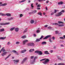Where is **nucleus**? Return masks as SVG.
Wrapping results in <instances>:
<instances>
[{"label": "nucleus", "instance_id": "37998d69", "mask_svg": "<svg viewBox=\"0 0 65 65\" xmlns=\"http://www.w3.org/2000/svg\"><path fill=\"white\" fill-rule=\"evenodd\" d=\"M37 7H41V5L40 4H38V5Z\"/></svg>", "mask_w": 65, "mask_h": 65}, {"label": "nucleus", "instance_id": "3c124183", "mask_svg": "<svg viewBox=\"0 0 65 65\" xmlns=\"http://www.w3.org/2000/svg\"><path fill=\"white\" fill-rule=\"evenodd\" d=\"M43 38V36H42L40 38V39H41Z\"/></svg>", "mask_w": 65, "mask_h": 65}, {"label": "nucleus", "instance_id": "b1692460", "mask_svg": "<svg viewBox=\"0 0 65 65\" xmlns=\"http://www.w3.org/2000/svg\"><path fill=\"white\" fill-rule=\"evenodd\" d=\"M6 38V37H2L0 38V39L3 40L4 39H5Z\"/></svg>", "mask_w": 65, "mask_h": 65}, {"label": "nucleus", "instance_id": "6e6d98bb", "mask_svg": "<svg viewBox=\"0 0 65 65\" xmlns=\"http://www.w3.org/2000/svg\"><path fill=\"white\" fill-rule=\"evenodd\" d=\"M2 2H0V6H2Z\"/></svg>", "mask_w": 65, "mask_h": 65}, {"label": "nucleus", "instance_id": "79ce46f5", "mask_svg": "<svg viewBox=\"0 0 65 65\" xmlns=\"http://www.w3.org/2000/svg\"><path fill=\"white\" fill-rule=\"evenodd\" d=\"M12 52L14 53H17V51L15 50H13L12 51Z\"/></svg>", "mask_w": 65, "mask_h": 65}, {"label": "nucleus", "instance_id": "5fc2aeb1", "mask_svg": "<svg viewBox=\"0 0 65 65\" xmlns=\"http://www.w3.org/2000/svg\"><path fill=\"white\" fill-rule=\"evenodd\" d=\"M60 39H64V37H60Z\"/></svg>", "mask_w": 65, "mask_h": 65}, {"label": "nucleus", "instance_id": "f704fd0d", "mask_svg": "<svg viewBox=\"0 0 65 65\" xmlns=\"http://www.w3.org/2000/svg\"><path fill=\"white\" fill-rule=\"evenodd\" d=\"M10 24V22H7L6 23H5V25H9Z\"/></svg>", "mask_w": 65, "mask_h": 65}, {"label": "nucleus", "instance_id": "4be33fe9", "mask_svg": "<svg viewBox=\"0 0 65 65\" xmlns=\"http://www.w3.org/2000/svg\"><path fill=\"white\" fill-rule=\"evenodd\" d=\"M41 44L43 45L46 44V42L45 41L42 42L41 43Z\"/></svg>", "mask_w": 65, "mask_h": 65}, {"label": "nucleus", "instance_id": "7ed1b4c3", "mask_svg": "<svg viewBox=\"0 0 65 65\" xmlns=\"http://www.w3.org/2000/svg\"><path fill=\"white\" fill-rule=\"evenodd\" d=\"M35 44L33 42H30L28 44V46H34Z\"/></svg>", "mask_w": 65, "mask_h": 65}, {"label": "nucleus", "instance_id": "473e14b6", "mask_svg": "<svg viewBox=\"0 0 65 65\" xmlns=\"http://www.w3.org/2000/svg\"><path fill=\"white\" fill-rule=\"evenodd\" d=\"M64 25L63 24H59L58 25L59 27H63V26H64Z\"/></svg>", "mask_w": 65, "mask_h": 65}, {"label": "nucleus", "instance_id": "a19ab883", "mask_svg": "<svg viewBox=\"0 0 65 65\" xmlns=\"http://www.w3.org/2000/svg\"><path fill=\"white\" fill-rule=\"evenodd\" d=\"M1 25H5V23H2L0 24Z\"/></svg>", "mask_w": 65, "mask_h": 65}, {"label": "nucleus", "instance_id": "f3484780", "mask_svg": "<svg viewBox=\"0 0 65 65\" xmlns=\"http://www.w3.org/2000/svg\"><path fill=\"white\" fill-rule=\"evenodd\" d=\"M27 51V50H22V51H21V53H25V52H26Z\"/></svg>", "mask_w": 65, "mask_h": 65}, {"label": "nucleus", "instance_id": "f257e3e1", "mask_svg": "<svg viewBox=\"0 0 65 65\" xmlns=\"http://www.w3.org/2000/svg\"><path fill=\"white\" fill-rule=\"evenodd\" d=\"M38 58L37 57H35L33 60H31L30 61L31 64H34L35 62V59H37Z\"/></svg>", "mask_w": 65, "mask_h": 65}, {"label": "nucleus", "instance_id": "864d4df0", "mask_svg": "<svg viewBox=\"0 0 65 65\" xmlns=\"http://www.w3.org/2000/svg\"><path fill=\"white\" fill-rule=\"evenodd\" d=\"M60 12H61V13H62V12H65V11H64V10H62L60 11Z\"/></svg>", "mask_w": 65, "mask_h": 65}, {"label": "nucleus", "instance_id": "aec40b11", "mask_svg": "<svg viewBox=\"0 0 65 65\" xmlns=\"http://www.w3.org/2000/svg\"><path fill=\"white\" fill-rule=\"evenodd\" d=\"M40 39L39 38V39H37L36 40V42H38L39 41H40Z\"/></svg>", "mask_w": 65, "mask_h": 65}, {"label": "nucleus", "instance_id": "ddd939ff", "mask_svg": "<svg viewBox=\"0 0 65 65\" xmlns=\"http://www.w3.org/2000/svg\"><path fill=\"white\" fill-rule=\"evenodd\" d=\"M44 54H46V55H50V54L49 53V52L47 51H46L44 52Z\"/></svg>", "mask_w": 65, "mask_h": 65}, {"label": "nucleus", "instance_id": "a211bd4d", "mask_svg": "<svg viewBox=\"0 0 65 65\" xmlns=\"http://www.w3.org/2000/svg\"><path fill=\"white\" fill-rule=\"evenodd\" d=\"M34 51V49H30L29 50V52H30V53H31L32 52Z\"/></svg>", "mask_w": 65, "mask_h": 65}, {"label": "nucleus", "instance_id": "49530a36", "mask_svg": "<svg viewBox=\"0 0 65 65\" xmlns=\"http://www.w3.org/2000/svg\"><path fill=\"white\" fill-rule=\"evenodd\" d=\"M53 25H59V24H58V23H53Z\"/></svg>", "mask_w": 65, "mask_h": 65}, {"label": "nucleus", "instance_id": "09e8293b", "mask_svg": "<svg viewBox=\"0 0 65 65\" xmlns=\"http://www.w3.org/2000/svg\"><path fill=\"white\" fill-rule=\"evenodd\" d=\"M37 1L39 2H40L42 1V0H37Z\"/></svg>", "mask_w": 65, "mask_h": 65}, {"label": "nucleus", "instance_id": "39448f33", "mask_svg": "<svg viewBox=\"0 0 65 65\" xmlns=\"http://www.w3.org/2000/svg\"><path fill=\"white\" fill-rule=\"evenodd\" d=\"M51 37V35H47L43 39L44 40H45V39H47L48 38H49V37Z\"/></svg>", "mask_w": 65, "mask_h": 65}, {"label": "nucleus", "instance_id": "bf43d9fd", "mask_svg": "<svg viewBox=\"0 0 65 65\" xmlns=\"http://www.w3.org/2000/svg\"><path fill=\"white\" fill-rule=\"evenodd\" d=\"M50 52L51 53H52L53 52V51L51 50L50 51Z\"/></svg>", "mask_w": 65, "mask_h": 65}, {"label": "nucleus", "instance_id": "4c0bfd02", "mask_svg": "<svg viewBox=\"0 0 65 65\" xmlns=\"http://www.w3.org/2000/svg\"><path fill=\"white\" fill-rule=\"evenodd\" d=\"M33 4H31V8H32V9L33 8Z\"/></svg>", "mask_w": 65, "mask_h": 65}, {"label": "nucleus", "instance_id": "7c9ffc66", "mask_svg": "<svg viewBox=\"0 0 65 65\" xmlns=\"http://www.w3.org/2000/svg\"><path fill=\"white\" fill-rule=\"evenodd\" d=\"M7 5V4L6 3H4L3 4H2V6H6Z\"/></svg>", "mask_w": 65, "mask_h": 65}, {"label": "nucleus", "instance_id": "f03ea898", "mask_svg": "<svg viewBox=\"0 0 65 65\" xmlns=\"http://www.w3.org/2000/svg\"><path fill=\"white\" fill-rule=\"evenodd\" d=\"M35 53L38 54L39 55H42V52L41 51H35Z\"/></svg>", "mask_w": 65, "mask_h": 65}, {"label": "nucleus", "instance_id": "393cba45", "mask_svg": "<svg viewBox=\"0 0 65 65\" xmlns=\"http://www.w3.org/2000/svg\"><path fill=\"white\" fill-rule=\"evenodd\" d=\"M26 1V0H23L21 1H19V3H23V2H25Z\"/></svg>", "mask_w": 65, "mask_h": 65}, {"label": "nucleus", "instance_id": "774afa93", "mask_svg": "<svg viewBox=\"0 0 65 65\" xmlns=\"http://www.w3.org/2000/svg\"><path fill=\"white\" fill-rule=\"evenodd\" d=\"M34 58V56H31L30 57V58L31 59H32Z\"/></svg>", "mask_w": 65, "mask_h": 65}, {"label": "nucleus", "instance_id": "6ab92c4d", "mask_svg": "<svg viewBox=\"0 0 65 65\" xmlns=\"http://www.w3.org/2000/svg\"><path fill=\"white\" fill-rule=\"evenodd\" d=\"M19 28H15V32H18L19 31Z\"/></svg>", "mask_w": 65, "mask_h": 65}, {"label": "nucleus", "instance_id": "bb28decb", "mask_svg": "<svg viewBox=\"0 0 65 65\" xmlns=\"http://www.w3.org/2000/svg\"><path fill=\"white\" fill-rule=\"evenodd\" d=\"M15 29V27H13L12 28H11L10 29V31H13V30H14V29Z\"/></svg>", "mask_w": 65, "mask_h": 65}, {"label": "nucleus", "instance_id": "69168bd1", "mask_svg": "<svg viewBox=\"0 0 65 65\" xmlns=\"http://www.w3.org/2000/svg\"><path fill=\"white\" fill-rule=\"evenodd\" d=\"M49 2V1H46V3H48Z\"/></svg>", "mask_w": 65, "mask_h": 65}, {"label": "nucleus", "instance_id": "338daca9", "mask_svg": "<svg viewBox=\"0 0 65 65\" xmlns=\"http://www.w3.org/2000/svg\"><path fill=\"white\" fill-rule=\"evenodd\" d=\"M45 14H46V13H45V12H43V15H45Z\"/></svg>", "mask_w": 65, "mask_h": 65}, {"label": "nucleus", "instance_id": "1a4fd4ad", "mask_svg": "<svg viewBox=\"0 0 65 65\" xmlns=\"http://www.w3.org/2000/svg\"><path fill=\"white\" fill-rule=\"evenodd\" d=\"M5 48L4 47H3L2 49L1 50V51H0V53H1L2 51L3 52H5L6 51L5 49H4Z\"/></svg>", "mask_w": 65, "mask_h": 65}, {"label": "nucleus", "instance_id": "9b49d317", "mask_svg": "<svg viewBox=\"0 0 65 65\" xmlns=\"http://www.w3.org/2000/svg\"><path fill=\"white\" fill-rule=\"evenodd\" d=\"M28 41V40H25L23 41V44L24 45V44H25V43L26 42H27Z\"/></svg>", "mask_w": 65, "mask_h": 65}, {"label": "nucleus", "instance_id": "e2e57ef3", "mask_svg": "<svg viewBox=\"0 0 65 65\" xmlns=\"http://www.w3.org/2000/svg\"><path fill=\"white\" fill-rule=\"evenodd\" d=\"M57 12V10H55L54 11V13H56V12Z\"/></svg>", "mask_w": 65, "mask_h": 65}, {"label": "nucleus", "instance_id": "2eb2a0df", "mask_svg": "<svg viewBox=\"0 0 65 65\" xmlns=\"http://www.w3.org/2000/svg\"><path fill=\"white\" fill-rule=\"evenodd\" d=\"M13 61H14V63H15V62H16V63H18V62H19V61H20V60H13Z\"/></svg>", "mask_w": 65, "mask_h": 65}, {"label": "nucleus", "instance_id": "c756f323", "mask_svg": "<svg viewBox=\"0 0 65 65\" xmlns=\"http://www.w3.org/2000/svg\"><path fill=\"white\" fill-rule=\"evenodd\" d=\"M1 15H2V16H6V14L1 13Z\"/></svg>", "mask_w": 65, "mask_h": 65}, {"label": "nucleus", "instance_id": "680f3d73", "mask_svg": "<svg viewBox=\"0 0 65 65\" xmlns=\"http://www.w3.org/2000/svg\"><path fill=\"white\" fill-rule=\"evenodd\" d=\"M34 37H36V34H34Z\"/></svg>", "mask_w": 65, "mask_h": 65}, {"label": "nucleus", "instance_id": "423d86ee", "mask_svg": "<svg viewBox=\"0 0 65 65\" xmlns=\"http://www.w3.org/2000/svg\"><path fill=\"white\" fill-rule=\"evenodd\" d=\"M62 13H61V12H59L57 14H56V17H59L60 16L62 15Z\"/></svg>", "mask_w": 65, "mask_h": 65}, {"label": "nucleus", "instance_id": "e433bc0d", "mask_svg": "<svg viewBox=\"0 0 65 65\" xmlns=\"http://www.w3.org/2000/svg\"><path fill=\"white\" fill-rule=\"evenodd\" d=\"M27 31V28H26L23 32V33H26V32Z\"/></svg>", "mask_w": 65, "mask_h": 65}, {"label": "nucleus", "instance_id": "a878e982", "mask_svg": "<svg viewBox=\"0 0 65 65\" xmlns=\"http://www.w3.org/2000/svg\"><path fill=\"white\" fill-rule=\"evenodd\" d=\"M4 29L2 28L0 29V31L1 32H3L4 31Z\"/></svg>", "mask_w": 65, "mask_h": 65}, {"label": "nucleus", "instance_id": "6e6552de", "mask_svg": "<svg viewBox=\"0 0 65 65\" xmlns=\"http://www.w3.org/2000/svg\"><path fill=\"white\" fill-rule=\"evenodd\" d=\"M7 54V52L5 51L4 52H3V53L2 54L1 56H4L6 55Z\"/></svg>", "mask_w": 65, "mask_h": 65}, {"label": "nucleus", "instance_id": "cd10ccee", "mask_svg": "<svg viewBox=\"0 0 65 65\" xmlns=\"http://www.w3.org/2000/svg\"><path fill=\"white\" fill-rule=\"evenodd\" d=\"M11 56V54H10L6 58H5V60H6V59H7L10 56Z\"/></svg>", "mask_w": 65, "mask_h": 65}, {"label": "nucleus", "instance_id": "de8ad7c7", "mask_svg": "<svg viewBox=\"0 0 65 65\" xmlns=\"http://www.w3.org/2000/svg\"><path fill=\"white\" fill-rule=\"evenodd\" d=\"M45 59H42L40 60V61H44V60H45Z\"/></svg>", "mask_w": 65, "mask_h": 65}, {"label": "nucleus", "instance_id": "ea45409f", "mask_svg": "<svg viewBox=\"0 0 65 65\" xmlns=\"http://www.w3.org/2000/svg\"><path fill=\"white\" fill-rule=\"evenodd\" d=\"M20 42L19 41H17L16 42V44H20Z\"/></svg>", "mask_w": 65, "mask_h": 65}, {"label": "nucleus", "instance_id": "58836bf2", "mask_svg": "<svg viewBox=\"0 0 65 65\" xmlns=\"http://www.w3.org/2000/svg\"><path fill=\"white\" fill-rule=\"evenodd\" d=\"M20 17L21 18V17H22V16H23V14H21L20 15Z\"/></svg>", "mask_w": 65, "mask_h": 65}, {"label": "nucleus", "instance_id": "c9c22d12", "mask_svg": "<svg viewBox=\"0 0 65 65\" xmlns=\"http://www.w3.org/2000/svg\"><path fill=\"white\" fill-rule=\"evenodd\" d=\"M58 24H63V22H62L58 21Z\"/></svg>", "mask_w": 65, "mask_h": 65}, {"label": "nucleus", "instance_id": "9d476101", "mask_svg": "<svg viewBox=\"0 0 65 65\" xmlns=\"http://www.w3.org/2000/svg\"><path fill=\"white\" fill-rule=\"evenodd\" d=\"M41 31V29H40V28H38L36 31V32L37 33H39Z\"/></svg>", "mask_w": 65, "mask_h": 65}, {"label": "nucleus", "instance_id": "052dcab7", "mask_svg": "<svg viewBox=\"0 0 65 65\" xmlns=\"http://www.w3.org/2000/svg\"><path fill=\"white\" fill-rule=\"evenodd\" d=\"M48 25H46L45 26H44V27H45V28H46V27H47Z\"/></svg>", "mask_w": 65, "mask_h": 65}, {"label": "nucleus", "instance_id": "8fccbe9b", "mask_svg": "<svg viewBox=\"0 0 65 65\" xmlns=\"http://www.w3.org/2000/svg\"><path fill=\"white\" fill-rule=\"evenodd\" d=\"M59 33V31H55V33L56 34H58Z\"/></svg>", "mask_w": 65, "mask_h": 65}, {"label": "nucleus", "instance_id": "72a5a7b5", "mask_svg": "<svg viewBox=\"0 0 65 65\" xmlns=\"http://www.w3.org/2000/svg\"><path fill=\"white\" fill-rule=\"evenodd\" d=\"M58 65H65L64 63H59L58 64Z\"/></svg>", "mask_w": 65, "mask_h": 65}, {"label": "nucleus", "instance_id": "13d9d810", "mask_svg": "<svg viewBox=\"0 0 65 65\" xmlns=\"http://www.w3.org/2000/svg\"><path fill=\"white\" fill-rule=\"evenodd\" d=\"M49 41L50 42H52V40H51V39H49Z\"/></svg>", "mask_w": 65, "mask_h": 65}, {"label": "nucleus", "instance_id": "2f4dec72", "mask_svg": "<svg viewBox=\"0 0 65 65\" xmlns=\"http://www.w3.org/2000/svg\"><path fill=\"white\" fill-rule=\"evenodd\" d=\"M38 14H39L40 15V16H42V13H41V12H40L38 13Z\"/></svg>", "mask_w": 65, "mask_h": 65}, {"label": "nucleus", "instance_id": "0e129e2a", "mask_svg": "<svg viewBox=\"0 0 65 65\" xmlns=\"http://www.w3.org/2000/svg\"><path fill=\"white\" fill-rule=\"evenodd\" d=\"M34 24H36V23H37V21H36V20L35 21H34Z\"/></svg>", "mask_w": 65, "mask_h": 65}, {"label": "nucleus", "instance_id": "5701e85b", "mask_svg": "<svg viewBox=\"0 0 65 65\" xmlns=\"http://www.w3.org/2000/svg\"><path fill=\"white\" fill-rule=\"evenodd\" d=\"M34 20H31L30 22V23L31 24H33V23H34Z\"/></svg>", "mask_w": 65, "mask_h": 65}, {"label": "nucleus", "instance_id": "412c9836", "mask_svg": "<svg viewBox=\"0 0 65 65\" xmlns=\"http://www.w3.org/2000/svg\"><path fill=\"white\" fill-rule=\"evenodd\" d=\"M57 58L58 59V60H60L61 61H62V59L60 58V57L59 56H57Z\"/></svg>", "mask_w": 65, "mask_h": 65}, {"label": "nucleus", "instance_id": "4d7b16f0", "mask_svg": "<svg viewBox=\"0 0 65 65\" xmlns=\"http://www.w3.org/2000/svg\"><path fill=\"white\" fill-rule=\"evenodd\" d=\"M54 14V12H52L51 13V15H53V14Z\"/></svg>", "mask_w": 65, "mask_h": 65}, {"label": "nucleus", "instance_id": "0eeeda50", "mask_svg": "<svg viewBox=\"0 0 65 65\" xmlns=\"http://www.w3.org/2000/svg\"><path fill=\"white\" fill-rule=\"evenodd\" d=\"M49 61V60L48 59H46L45 61L43 62V63L44 64H47V62Z\"/></svg>", "mask_w": 65, "mask_h": 65}, {"label": "nucleus", "instance_id": "c03bdc74", "mask_svg": "<svg viewBox=\"0 0 65 65\" xmlns=\"http://www.w3.org/2000/svg\"><path fill=\"white\" fill-rule=\"evenodd\" d=\"M37 11V10H35L33 11L32 13H36V12Z\"/></svg>", "mask_w": 65, "mask_h": 65}, {"label": "nucleus", "instance_id": "4468645a", "mask_svg": "<svg viewBox=\"0 0 65 65\" xmlns=\"http://www.w3.org/2000/svg\"><path fill=\"white\" fill-rule=\"evenodd\" d=\"M13 18L12 17L8 18L7 20L8 21H11V20H13Z\"/></svg>", "mask_w": 65, "mask_h": 65}, {"label": "nucleus", "instance_id": "f8f14e48", "mask_svg": "<svg viewBox=\"0 0 65 65\" xmlns=\"http://www.w3.org/2000/svg\"><path fill=\"white\" fill-rule=\"evenodd\" d=\"M63 4V2L62 1H60L58 3V5H62Z\"/></svg>", "mask_w": 65, "mask_h": 65}, {"label": "nucleus", "instance_id": "dca6fc26", "mask_svg": "<svg viewBox=\"0 0 65 65\" xmlns=\"http://www.w3.org/2000/svg\"><path fill=\"white\" fill-rule=\"evenodd\" d=\"M6 15L8 17H10V16H11V14L9 13H6Z\"/></svg>", "mask_w": 65, "mask_h": 65}, {"label": "nucleus", "instance_id": "c85d7f7f", "mask_svg": "<svg viewBox=\"0 0 65 65\" xmlns=\"http://www.w3.org/2000/svg\"><path fill=\"white\" fill-rule=\"evenodd\" d=\"M21 38H23L24 39V38H26V36H23L21 37Z\"/></svg>", "mask_w": 65, "mask_h": 65}, {"label": "nucleus", "instance_id": "20e7f679", "mask_svg": "<svg viewBox=\"0 0 65 65\" xmlns=\"http://www.w3.org/2000/svg\"><path fill=\"white\" fill-rule=\"evenodd\" d=\"M28 58L27 57H25V58H24V59L23 60L22 62H21V64H24V63L27 60Z\"/></svg>", "mask_w": 65, "mask_h": 65}, {"label": "nucleus", "instance_id": "a18cd8bd", "mask_svg": "<svg viewBox=\"0 0 65 65\" xmlns=\"http://www.w3.org/2000/svg\"><path fill=\"white\" fill-rule=\"evenodd\" d=\"M10 42H9L7 43V45H9L10 44Z\"/></svg>", "mask_w": 65, "mask_h": 65}, {"label": "nucleus", "instance_id": "603ef678", "mask_svg": "<svg viewBox=\"0 0 65 65\" xmlns=\"http://www.w3.org/2000/svg\"><path fill=\"white\" fill-rule=\"evenodd\" d=\"M48 29H52V27L50 26L48 27Z\"/></svg>", "mask_w": 65, "mask_h": 65}]
</instances>
